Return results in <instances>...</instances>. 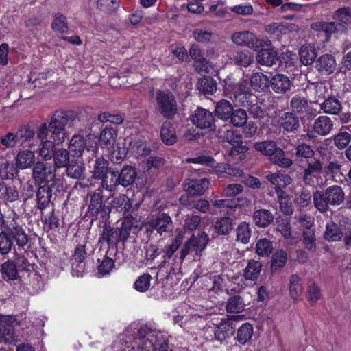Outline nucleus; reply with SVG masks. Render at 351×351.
<instances>
[{"label":"nucleus","mask_w":351,"mask_h":351,"mask_svg":"<svg viewBox=\"0 0 351 351\" xmlns=\"http://www.w3.org/2000/svg\"><path fill=\"white\" fill-rule=\"evenodd\" d=\"M122 351H169L165 337L147 326H142L134 338L125 337Z\"/></svg>","instance_id":"obj_1"},{"label":"nucleus","mask_w":351,"mask_h":351,"mask_svg":"<svg viewBox=\"0 0 351 351\" xmlns=\"http://www.w3.org/2000/svg\"><path fill=\"white\" fill-rule=\"evenodd\" d=\"M74 119L73 114L68 112L56 111L53 114L49 123L41 124L38 130L45 128L47 135L49 136L57 144L62 143L66 137V126L71 125Z\"/></svg>","instance_id":"obj_2"},{"label":"nucleus","mask_w":351,"mask_h":351,"mask_svg":"<svg viewBox=\"0 0 351 351\" xmlns=\"http://www.w3.org/2000/svg\"><path fill=\"white\" fill-rule=\"evenodd\" d=\"M254 148L262 155L268 156L272 163L280 167L287 168L293 164L290 158L284 156V151L277 147V145L274 141L256 143L254 145Z\"/></svg>","instance_id":"obj_3"},{"label":"nucleus","mask_w":351,"mask_h":351,"mask_svg":"<svg viewBox=\"0 0 351 351\" xmlns=\"http://www.w3.org/2000/svg\"><path fill=\"white\" fill-rule=\"evenodd\" d=\"M225 90L233 93L235 101H257V97L249 91L247 82L237 83L232 75L223 80Z\"/></svg>","instance_id":"obj_4"},{"label":"nucleus","mask_w":351,"mask_h":351,"mask_svg":"<svg viewBox=\"0 0 351 351\" xmlns=\"http://www.w3.org/2000/svg\"><path fill=\"white\" fill-rule=\"evenodd\" d=\"M186 161L188 163L207 165L213 168L215 172H224L232 177L239 178L243 175V171L241 169L232 167L226 163H215V160L208 156L202 155L194 158H189L186 159Z\"/></svg>","instance_id":"obj_5"},{"label":"nucleus","mask_w":351,"mask_h":351,"mask_svg":"<svg viewBox=\"0 0 351 351\" xmlns=\"http://www.w3.org/2000/svg\"><path fill=\"white\" fill-rule=\"evenodd\" d=\"M56 173V167L52 165L38 161L33 167L32 179L37 185L48 184L58 179Z\"/></svg>","instance_id":"obj_6"},{"label":"nucleus","mask_w":351,"mask_h":351,"mask_svg":"<svg viewBox=\"0 0 351 351\" xmlns=\"http://www.w3.org/2000/svg\"><path fill=\"white\" fill-rule=\"evenodd\" d=\"M156 99L160 113L165 117L172 119L177 113V102L174 95L170 91H157Z\"/></svg>","instance_id":"obj_7"},{"label":"nucleus","mask_w":351,"mask_h":351,"mask_svg":"<svg viewBox=\"0 0 351 351\" xmlns=\"http://www.w3.org/2000/svg\"><path fill=\"white\" fill-rule=\"evenodd\" d=\"M208 242V237L204 232L197 236L193 235L191 239L184 244L181 253V263L189 254H194L196 256H200L202 251L205 249Z\"/></svg>","instance_id":"obj_8"},{"label":"nucleus","mask_w":351,"mask_h":351,"mask_svg":"<svg viewBox=\"0 0 351 351\" xmlns=\"http://www.w3.org/2000/svg\"><path fill=\"white\" fill-rule=\"evenodd\" d=\"M62 189L63 182L61 179L54 180L50 185L44 184L40 186L36 193L38 208L41 210H44L51 200L53 191L60 192Z\"/></svg>","instance_id":"obj_9"},{"label":"nucleus","mask_w":351,"mask_h":351,"mask_svg":"<svg viewBox=\"0 0 351 351\" xmlns=\"http://www.w3.org/2000/svg\"><path fill=\"white\" fill-rule=\"evenodd\" d=\"M45 128L36 132V137L40 141L37 153L44 160H49L55 154V144L57 143L51 140L49 136L46 134Z\"/></svg>","instance_id":"obj_10"},{"label":"nucleus","mask_w":351,"mask_h":351,"mask_svg":"<svg viewBox=\"0 0 351 351\" xmlns=\"http://www.w3.org/2000/svg\"><path fill=\"white\" fill-rule=\"evenodd\" d=\"M231 40L237 45L247 47L255 51L261 47V40L250 31L234 32L231 36Z\"/></svg>","instance_id":"obj_11"},{"label":"nucleus","mask_w":351,"mask_h":351,"mask_svg":"<svg viewBox=\"0 0 351 351\" xmlns=\"http://www.w3.org/2000/svg\"><path fill=\"white\" fill-rule=\"evenodd\" d=\"M322 163L319 159L308 161L307 167L304 170L303 180L310 186H314L322 171Z\"/></svg>","instance_id":"obj_12"},{"label":"nucleus","mask_w":351,"mask_h":351,"mask_svg":"<svg viewBox=\"0 0 351 351\" xmlns=\"http://www.w3.org/2000/svg\"><path fill=\"white\" fill-rule=\"evenodd\" d=\"M191 121L201 129L213 130L215 126L213 115L204 108H197L191 117Z\"/></svg>","instance_id":"obj_13"},{"label":"nucleus","mask_w":351,"mask_h":351,"mask_svg":"<svg viewBox=\"0 0 351 351\" xmlns=\"http://www.w3.org/2000/svg\"><path fill=\"white\" fill-rule=\"evenodd\" d=\"M333 128V122L327 116H319L317 118L313 125V130L307 132L309 138L315 137V134L319 136L328 135Z\"/></svg>","instance_id":"obj_14"},{"label":"nucleus","mask_w":351,"mask_h":351,"mask_svg":"<svg viewBox=\"0 0 351 351\" xmlns=\"http://www.w3.org/2000/svg\"><path fill=\"white\" fill-rule=\"evenodd\" d=\"M219 136L223 141L228 142L233 146L230 151V156L239 153L241 148L237 146L242 143V137L239 134L233 130H229L224 127L219 130Z\"/></svg>","instance_id":"obj_15"},{"label":"nucleus","mask_w":351,"mask_h":351,"mask_svg":"<svg viewBox=\"0 0 351 351\" xmlns=\"http://www.w3.org/2000/svg\"><path fill=\"white\" fill-rule=\"evenodd\" d=\"M235 316H232L227 320L221 322L215 329V339L222 342L227 338L232 337L235 332V325L233 321L236 320Z\"/></svg>","instance_id":"obj_16"},{"label":"nucleus","mask_w":351,"mask_h":351,"mask_svg":"<svg viewBox=\"0 0 351 351\" xmlns=\"http://www.w3.org/2000/svg\"><path fill=\"white\" fill-rule=\"evenodd\" d=\"M150 227L154 228L160 235L162 233L172 230V219L166 213H161L156 217H153L149 222Z\"/></svg>","instance_id":"obj_17"},{"label":"nucleus","mask_w":351,"mask_h":351,"mask_svg":"<svg viewBox=\"0 0 351 351\" xmlns=\"http://www.w3.org/2000/svg\"><path fill=\"white\" fill-rule=\"evenodd\" d=\"M208 184L206 178L188 180L184 184V189L191 195H202L208 189Z\"/></svg>","instance_id":"obj_18"},{"label":"nucleus","mask_w":351,"mask_h":351,"mask_svg":"<svg viewBox=\"0 0 351 351\" xmlns=\"http://www.w3.org/2000/svg\"><path fill=\"white\" fill-rule=\"evenodd\" d=\"M278 123L287 132H294L300 127L299 118L289 112H284L279 116Z\"/></svg>","instance_id":"obj_19"},{"label":"nucleus","mask_w":351,"mask_h":351,"mask_svg":"<svg viewBox=\"0 0 351 351\" xmlns=\"http://www.w3.org/2000/svg\"><path fill=\"white\" fill-rule=\"evenodd\" d=\"M336 61L330 54H324L318 58L315 62L317 70L324 75H330L336 69Z\"/></svg>","instance_id":"obj_20"},{"label":"nucleus","mask_w":351,"mask_h":351,"mask_svg":"<svg viewBox=\"0 0 351 351\" xmlns=\"http://www.w3.org/2000/svg\"><path fill=\"white\" fill-rule=\"evenodd\" d=\"M35 153L29 149L19 150L14 158L15 165L19 169L30 168L35 162Z\"/></svg>","instance_id":"obj_21"},{"label":"nucleus","mask_w":351,"mask_h":351,"mask_svg":"<svg viewBox=\"0 0 351 351\" xmlns=\"http://www.w3.org/2000/svg\"><path fill=\"white\" fill-rule=\"evenodd\" d=\"M128 150L136 158L147 156L150 153V149L145 143L141 136H136L130 141Z\"/></svg>","instance_id":"obj_22"},{"label":"nucleus","mask_w":351,"mask_h":351,"mask_svg":"<svg viewBox=\"0 0 351 351\" xmlns=\"http://www.w3.org/2000/svg\"><path fill=\"white\" fill-rule=\"evenodd\" d=\"M102 190L101 189H98L91 196L90 202L88 206V212L92 216H97L100 211H103L105 213L110 212L108 208L102 204Z\"/></svg>","instance_id":"obj_23"},{"label":"nucleus","mask_w":351,"mask_h":351,"mask_svg":"<svg viewBox=\"0 0 351 351\" xmlns=\"http://www.w3.org/2000/svg\"><path fill=\"white\" fill-rule=\"evenodd\" d=\"M10 237L16 241L19 247H24L28 241L27 235L19 224L13 219L8 226Z\"/></svg>","instance_id":"obj_24"},{"label":"nucleus","mask_w":351,"mask_h":351,"mask_svg":"<svg viewBox=\"0 0 351 351\" xmlns=\"http://www.w3.org/2000/svg\"><path fill=\"white\" fill-rule=\"evenodd\" d=\"M85 142H97V138L90 136L87 140H84L81 135H75L69 143V151L74 156L80 157L86 146Z\"/></svg>","instance_id":"obj_25"},{"label":"nucleus","mask_w":351,"mask_h":351,"mask_svg":"<svg viewBox=\"0 0 351 351\" xmlns=\"http://www.w3.org/2000/svg\"><path fill=\"white\" fill-rule=\"evenodd\" d=\"M108 162L103 157H99L93 160V165H90L92 178L95 180H100L110 170L108 167Z\"/></svg>","instance_id":"obj_26"},{"label":"nucleus","mask_w":351,"mask_h":351,"mask_svg":"<svg viewBox=\"0 0 351 351\" xmlns=\"http://www.w3.org/2000/svg\"><path fill=\"white\" fill-rule=\"evenodd\" d=\"M324 193L326 196V201L330 205H339L344 199V193L339 186H331L327 188Z\"/></svg>","instance_id":"obj_27"},{"label":"nucleus","mask_w":351,"mask_h":351,"mask_svg":"<svg viewBox=\"0 0 351 351\" xmlns=\"http://www.w3.org/2000/svg\"><path fill=\"white\" fill-rule=\"evenodd\" d=\"M160 136L162 142L167 145H172L177 141L175 128L171 122L166 121L162 123Z\"/></svg>","instance_id":"obj_28"},{"label":"nucleus","mask_w":351,"mask_h":351,"mask_svg":"<svg viewBox=\"0 0 351 351\" xmlns=\"http://www.w3.org/2000/svg\"><path fill=\"white\" fill-rule=\"evenodd\" d=\"M266 179L274 186L275 191L277 193L278 188L282 190V188L287 186L291 183V178L287 174L278 173H269L266 176Z\"/></svg>","instance_id":"obj_29"},{"label":"nucleus","mask_w":351,"mask_h":351,"mask_svg":"<svg viewBox=\"0 0 351 351\" xmlns=\"http://www.w3.org/2000/svg\"><path fill=\"white\" fill-rule=\"evenodd\" d=\"M270 86L275 93H283L289 88L290 80L285 75L277 74L270 80Z\"/></svg>","instance_id":"obj_30"},{"label":"nucleus","mask_w":351,"mask_h":351,"mask_svg":"<svg viewBox=\"0 0 351 351\" xmlns=\"http://www.w3.org/2000/svg\"><path fill=\"white\" fill-rule=\"evenodd\" d=\"M252 88L256 91H265L268 88L269 77L262 73H255L250 79Z\"/></svg>","instance_id":"obj_31"},{"label":"nucleus","mask_w":351,"mask_h":351,"mask_svg":"<svg viewBox=\"0 0 351 351\" xmlns=\"http://www.w3.org/2000/svg\"><path fill=\"white\" fill-rule=\"evenodd\" d=\"M19 198L15 186H7L3 181L0 182V199L6 202H13Z\"/></svg>","instance_id":"obj_32"},{"label":"nucleus","mask_w":351,"mask_h":351,"mask_svg":"<svg viewBox=\"0 0 351 351\" xmlns=\"http://www.w3.org/2000/svg\"><path fill=\"white\" fill-rule=\"evenodd\" d=\"M136 177V171L135 169L131 166H125L121 169L118 176L119 184L126 187L134 182Z\"/></svg>","instance_id":"obj_33"},{"label":"nucleus","mask_w":351,"mask_h":351,"mask_svg":"<svg viewBox=\"0 0 351 351\" xmlns=\"http://www.w3.org/2000/svg\"><path fill=\"white\" fill-rule=\"evenodd\" d=\"M257 62L263 66H271L277 60V53L272 50H261L256 56Z\"/></svg>","instance_id":"obj_34"},{"label":"nucleus","mask_w":351,"mask_h":351,"mask_svg":"<svg viewBox=\"0 0 351 351\" xmlns=\"http://www.w3.org/2000/svg\"><path fill=\"white\" fill-rule=\"evenodd\" d=\"M320 107L326 114H337L341 109V104L337 98L329 97L320 104Z\"/></svg>","instance_id":"obj_35"},{"label":"nucleus","mask_w":351,"mask_h":351,"mask_svg":"<svg viewBox=\"0 0 351 351\" xmlns=\"http://www.w3.org/2000/svg\"><path fill=\"white\" fill-rule=\"evenodd\" d=\"M254 223L260 227H266L274 220L272 213L266 209L256 210L254 213Z\"/></svg>","instance_id":"obj_36"},{"label":"nucleus","mask_w":351,"mask_h":351,"mask_svg":"<svg viewBox=\"0 0 351 351\" xmlns=\"http://www.w3.org/2000/svg\"><path fill=\"white\" fill-rule=\"evenodd\" d=\"M233 107L230 101L226 99L219 101L215 106V112L217 117L223 120H228L232 112Z\"/></svg>","instance_id":"obj_37"},{"label":"nucleus","mask_w":351,"mask_h":351,"mask_svg":"<svg viewBox=\"0 0 351 351\" xmlns=\"http://www.w3.org/2000/svg\"><path fill=\"white\" fill-rule=\"evenodd\" d=\"M299 54L301 62L306 66L311 64L317 56L315 47L311 45H302Z\"/></svg>","instance_id":"obj_38"},{"label":"nucleus","mask_w":351,"mask_h":351,"mask_svg":"<svg viewBox=\"0 0 351 351\" xmlns=\"http://www.w3.org/2000/svg\"><path fill=\"white\" fill-rule=\"evenodd\" d=\"M99 180H101L102 188L108 191H114L116 186L119 184L117 173L111 170H109Z\"/></svg>","instance_id":"obj_39"},{"label":"nucleus","mask_w":351,"mask_h":351,"mask_svg":"<svg viewBox=\"0 0 351 351\" xmlns=\"http://www.w3.org/2000/svg\"><path fill=\"white\" fill-rule=\"evenodd\" d=\"M84 171V164L78 159L72 160L66 166V174L73 179H80Z\"/></svg>","instance_id":"obj_40"},{"label":"nucleus","mask_w":351,"mask_h":351,"mask_svg":"<svg viewBox=\"0 0 351 351\" xmlns=\"http://www.w3.org/2000/svg\"><path fill=\"white\" fill-rule=\"evenodd\" d=\"M253 333L252 325L250 323H244L237 330V340L239 343L244 345L251 340Z\"/></svg>","instance_id":"obj_41"},{"label":"nucleus","mask_w":351,"mask_h":351,"mask_svg":"<svg viewBox=\"0 0 351 351\" xmlns=\"http://www.w3.org/2000/svg\"><path fill=\"white\" fill-rule=\"evenodd\" d=\"M276 195L281 211L287 215H291L293 213L292 203L287 193L278 188Z\"/></svg>","instance_id":"obj_42"},{"label":"nucleus","mask_w":351,"mask_h":351,"mask_svg":"<svg viewBox=\"0 0 351 351\" xmlns=\"http://www.w3.org/2000/svg\"><path fill=\"white\" fill-rule=\"evenodd\" d=\"M3 278L7 280H14L19 277L16 265L11 261L3 263L0 269Z\"/></svg>","instance_id":"obj_43"},{"label":"nucleus","mask_w":351,"mask_h":351,"mask_svg":"<svg viewBox=\"0 0 351 351\" xmlns=\"http://www.w3.org/2000/svg\"><path fill=\"white\" fill-rule=\"evenodd\" d=\"M261 269L262 264L259 261L254 260L250 261L244 270L245 279L252 281L256 280L261 273Z\"/></svg>","instance_id":"obj_44"},{"label":"nucleus","mask_w":351,"mask_h":351,"mask_svg":"<svg viewBox=\"0 0 351 351\" xmlns=\"http://www.w3.org/2000/svg\"><path fill=\"white\" fill-rule=\"evenodd\" d=\"M232 60L236 65L247 67L253 62L254 58L249 51L241 50L233 55Z\"/></svg>","instance_id":"obj_45"},{"label":"nucleus","mask_w":351,"mask_h":351,"mask_svg":"<svg viewBox=\"0 0 351 351\" xmlns=\"http://www.w3.org/2000/svg\"><path fill=\"white\" fill-rule=\"evenodd\" d=\"M117 132L112 128H106L100 134L99 143L101 147H110L115 142Z\"/></svg>","instance_id":"obj_46"},{"label":"nucleus","mask_w":351,"mask_h":351,"mask_svg":"<svg viewBox=\"0 0 351 351\" xmlns=\"http://www.w3.org/2000/svg\"><path fill=\"white\" fill-rule=\"evenodd\" d=\"M303 288L301 279L297 275H292L289 281V294L293 300H297L302 295Z\"/></svg>","instance_id":"obj_47"},{"label":"nucleus","mask_w":351,"mask_h":351,"mask_svg":"<svg viewBox=\"0 0 351 351\" xmlns=\"http://www.w3.org/2000/svg\"><path fill=\"white\" fill-rule=\"evenodd\" d=\"M112 206L119 213H125L132 207V203L125 195H120L112 202Z\"/></svg>","instance_id":"obj_48"},{"label":"nucleus","mask_w":351,"mask_h":351,"mask_svg":"<svg viewBox=\"0 0 351 351\" xmlns=\"http://www.w3.org/2000/svg\"><path fill=\"white\" fill-rule=\"evenodd\" d=\"M311 27L315 31L324 32L326 40L337 29V25L334 22H316L312 23Z\"/></svg>","instance_id":"obj_49"},{"label":"nucleus","mask_w":351,"mask_h":351,"mask_svg":"<svg viewBox=\"0 0 351 351\" xmlns=\"http://www.w3.org/2000/svg\"><path fill=\"white\" fill-rule=\"evenodd\" d=\"M342 232L339 226L333 221L326 224L324 237L330 241H339L341 238Z\"/></svg>","instance_id":"obj_50"},{"label":"nucleus","mask_w":351,"mask_h":351,"mask_svg":"<svg viewBox=\"0 0 351 351\" xmlns=\"http://www.w3.org/2000/svg\"><path fill=\"white\" fill-rule=\"evenodd\" d=\"M245 304L239 295L230 297L227 302L226 310L228 313H239L243 311Z\"/></svg>","instance_id":"obj_51"},{"label":"nucleus","mask_w":351,"mask_h":351,"mask_svg":"<svg viewBox=\"0 0 351 351\" xmlns=\"http://www.w3.org/2000/svg\"><path fill=\"white\" fill-rule=\"evenodd\" d=\"M118 229H113L110 226H105L103 229L101 239L108 244H113L121 240Z\"/></svg>","instance_id":"obj_52"},{"label":"nucleus","mask_w":351,"mask_h":351,"mask_svg":"<svg viewBox=\"0 0 351 351\" xmlns=\"http://www.w3.org/2000/svg\"><path fill=\"white\" fill-rule=\"evenodd\" d=\"M230 122L236 127H242L244 125L247 120V115L245 110L237 108L232 110L229 118Z\"/></svg>","instance_id":"obj_53"},{"label":"nucleus","mask_w":351,"mask_h":351,"mask_svg":"<svg viewBox=\"0 0 351 351\" xmlns=\"http://www.w3.org/2000/svg\"><path fill=\"white\" fill-rule=\"evenodd\" d=\"M294 201L295 204L300 208L307 207L311 204V193L307 189L301 190L295 194Z\"/></svg>","instance_id":"obj_54"},{"label":"nucleus","mask_w":351,"mask_h":351,"mask_svg":"<svg viewBox=\"0 0 351 351\" xmlns=\"http://www.w3.org/2000/svg\"><path fill=\"white\" fill-rule=\"evenodd\" d=\"M134 219L132 215L126 216L122 223L121 226L119 230V236H121V241H125L129 237L131 229L134 225Z\"/></svg>","instance_id":"obj_55"},{"label":"nucleus","mask_w":351,"mask_h":351,"mask_svg":"<svg viewBox=\"0 0 351 351\" xmlns=\"http://www.w3.org/2000/svg\"><path fill=\"white\" fill-rule=\"evenodd\" d=\"M54 161V166L56 168H61L66 167L69 164V154L65 149H60L55 152L53 156Z\"/></svg>","instance_id":"obj_56"},{"label":"nucleus","mask_w":351,"mask_h":351,"mask_svg":"<svg viewBox=\"0 0 351 351\" xmlns=\"http://www.w3.org/2000/svg\"><path fill=\"white\" fill-rule=\"evenodd\" d=\"M287 260V256L285 251L282 250H277L272 256L271 267L273 271L283 267Z\"/></svg>","instance_id":"obj_57"},{"label":"nucleus","mask_w":351,"mask_h":351,"mask_svg":"<svg viewBox=\"0 0 351 351\" xmlns=\"http://www.w3.org/2000/svg\"><path fill=\"white\" fill-rule=\"evenodd\" d=\"M232 228V220L225 217L218 219L215 224V230L220 234H227Z\"/></svg>","instance_id":"obj_58"},{"label":"nucleus","mask_w":351,"mask_h":351,"mask_svg":"<svg viewBox=\"0 0 351 351\" xmlns=\"http://www.w3.org/2000/svg\"><path fill=\"white\" fill-rule=\"evenodd\" d=\"M273 250L272 244L267 239H259L256 245V252L260 256H269Z\"/></svg>","instance_id":"obj_59"},{"label":"nucleus","mask_w":351,"mask_h":351,"mask_svg":"<svg viewBox=\"0 0 351 351\" xmlns=\"http://www.w3.org/2000/svg\"><path fill=\"white\" fill-rule=\"evenodd\" d=\"M51 27L54 31L60 33L66 32L68 29L66 18L62 14H55Z\"/></svg>","instance_id":"obj_60"},{"label":"nucleus","mask_w":351,"mask_h":351,"mask_svg":"<svg viewBox=\"0 0 351 351\" xmlns=\"http://www.w3.org/2000/svg\"><path fill=\"white\" fill-rule=\"evenodd\" d=\"M351 135L345 131H340L333 136V142L335 147L339 149H344L350 142Z\"/></svg>","instance_id":"obj_61"},{"label":"nucleus","mask_w":351,"mask_h":351,"mask_svg":"<svg viewBox=\"0 0 351 351\" xmlns=\"http://www.w3.org/2000/svg\"><path fill=\"white\" fill-rule=\"evenodd\" d=\"M243 106L249 109L250 113L254 118H261L265 115L262 108L256 103V101H239Z\"/></svg>","instance_id":"obj_62"},{"label":"nucleus","mask_w":351,"mask_h":351,"mask_svg":"<svg viewBox=\"0 0 351 351\" xmlns=\"http://www.w3.org/2000/svg\"><path fill=\"white\" fill-rule=\"evenodd\" d=\"M152 276L149 274L140 276L134 284V289L139 292H145L150 287Z\"/></svg>","instance_id":"obj_63"},{"label":"nucleus","mask_w":351,"mask_h":351,"mask_svg":"<svg viewBox=\"0 0 351 351\" xmlns=\"http://www.w3.org/2000/svg\"><path fill=\"white\" fill-rule=\"evenodd\" d=\"M251 237V230L249 224L243 222L237 228V240L243 243H247Z\"/></svg>","instance_id":"obj_64"}]
</instances>
